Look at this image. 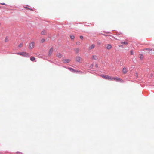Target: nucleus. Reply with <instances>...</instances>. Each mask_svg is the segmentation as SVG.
<instances>
[{
	"mask_svg": "<svg viewBox=\"0 0 154 154\" xmlns=\"http://www.w3.org/2000/svg\"><path fill=\"white\" fill-rule=\"evenodd\" d=\"M17 54L18 55H19L21 56H23L25 57H30V55L29 54L25 52H22L21 53H17Z\"/></svg>",
	"mask_w": 154,
	"mask_h": 154,
	"instance_id": "f257e3e1",
	"label": "nucleus"
},
{
	"mask_svg": "<svg viewBox=\"0 0 154 154\" xmlns=\"http://www.w3.org/2000/svg\"><path fill=\"white\" fill-rule=\"evenodd\" d=\"M101 77H102L103 78L106 79L112 80V78L111 77L108 76L107 75H101Z\"/></svg>",
	"mask_w": 154,
	"mask_h": 154,
	"instance_id": "f03ea898",
	"label": "nucleus"
},
{
	"mask_svg": "<svg viewBox=\"0 0 154 154\" xmlns=\"http://www.w3.org/2000/svg\"><path fill=\"white\" fill-rule=\"evenodd\" d=\"M76 60L79 62H82V58L79 56L77 57H76Z\"/></svg>",
	"mask_w": 154,
	"mask_h": 154,
	"instance_id": "7ed1b4c3",
	"label": "nucleus"
},
{
	"mask_svg": "<svg viewBox=\"0 0 154 154\" xmlns=\"http://www.w3.org/2000/svg\"><path fill=\"white\" fill-rule=\"evenodd\" d=\"M112 80H114L116 81H122V79L120 78H118V77H113L112 78Z\"/></svg>",
	"mask_w": 154,
	"mask_h": 154,
	"instance_id": "20e7f679",
	"label": "nucleus"
},
{
	"mask_svg": "<svg viewBox=\"0 0 154 154\" xmlns=\"http://www.w3.org/2000/svg\"><path fill=\"white\" fill-rule=\"evenodd\" d=\"M35 43L34 42H32L29 44V48L30 49L33 48L34 46Z\"/></svg>",
	"mask_w": 154,
	"mask_h": 154,
	"instance_id": "39448f33",
	"label": "nucleus"
},
{
	"mask_svg": "<svg viewBox=\"0 0 154 154\" xmlns=\"http://www.w3.org/2000/svg\"><path fill=\"white\" fill-rule=\"evenodd\" d=\"M106 47L108 50L112 48V46L109 44H108L106 45Z\"/></svg>",
	"mask_w": 154,
	"mask_h": 154,
	"instance_id": "423d86ee",
	"label": "nucleus"
},
{
	"mask_svg": "<svg viewBox=\"0 0 154 154\" xmlns=\"http://www.w3.org/2000/svg\"><path fill=\"white\" fill-rule=\"evenodd\" d=\"M53 48H50V50L48 52V55L49 56H50L52 54L53 51Z\"/></svg>",
	"mask_w": 154,
	"mask_h": 154,
	"instance_id": "0eeeda50",
	"label": "nucleus"
},
{
	"mask_svg": "<svg viewBox=\"0 0 154 154\" xmlns=\"http://www.w3.org/2000/svg\"><path fill=\"white\" fill-rule=\"evenodd\" d=\"M95 47V45L94 44H92L90 45L89 47V50H91L92 49H93Z\"/></svg>",
	"mask_w": 154,
	"mask_h": 154,
	"instance_id": "6e6552de",
	"label": "nucleus"
},
{
	"mask_svg": "<svg viewBox=\"0 0 154 154\" xmlns=\"http://www.w3.org/2000/svg\"><path fill=\"white\" fill-rule=\"evenodd\" d=\"M63 61L64 63H66L69 62L70 61V60L69 59H63Z\"/></svg>",
	"mask_w": 154,
	"mask_h": 154,
	"instance_id": "1a4fd4ad",
	"label": "nucleus"
},
{
	"mask_svg": "<svg viewBox=\"0 0 154 154\" xmlns=\"http://www.w3.org/2000/svg\"><path fill=\"white\" fill-rule=\"evenodd\" d=\"M122 72L124 74H126L127 72V69L126 68H124L122 69Z\"/></svg>",
	"mask_w": 154,
	"mask_h": 154,
	"instance_id": "9d476101",
	"label": "nucleus"
},
{
	"mask_svg": "<svg viewBox=\"0 0 154 154\" xmlns=\"http://www.w3.org/2000/svg\"><path fill=\"white\" fill-rule=\"evenodd\" d=\"M121 43L122 44L128 45V42L127 41L124 42L122 41L121 42Z\"/></svg>",
	"mask_w": 154,
	"mask_h": 154,
	"instance_id": "9b49d317",
	"label": "nucleus"
},
{
	"mask_svg": "<svg viewBox=\"0 0 154 154\" xmlns=\"http://www.w3.org/2000/svg\"><path fill=\"white\" fill-rule=\"evenodd\" d=\"M30 59L31 61H34L35 60V58L34 57H31Z\"/></svg>",
	"mask_w": 154,
	"mask_h": 154,
	"instance_id": "f8f14e48",
	"label": "nucleus"
},
{
	"mask_svg": "<svg viewBox=\"0 0 154 154\" xmlns=\"http://www.w3.org/2000/svg\"><path fill=\"white\" fill-rule=\"evenodd\" d=\"M57 56L58 57L61 58L62 57V55L61 54L58 53L57 54Z\"/></svg>",
	"mask_w": 154,
	"mask_h": 154,
	"instance_id": "ddd939ff",
	"label": "nucleus"
},
{
	"mask_svg": "<svg viewBox=\"0 0 154 154\" xmlns=\"http://www.w3.org/2000/svg\"><path fill=\"white\" fill-rule=\"evenodd\" d=\"M75 51L76 53H78L79 51V48H77L75 49Z\"/></svg>",
	"mask_w": 154,
	"mask_h": 154,
	"instance_id": "4468645a",
	"label": "nucleus"
},
{
	"mask_svg": "<svg viewBox=\"0 0 154 154\" xmlns=\"http://www.w3.org/2000/svg\"><path fill=\"white\" fill-rule=\"evenodd\" d=\"M92 58L94 60H96L97 59V58L96 55H93L92 57Z\"/></svg>",
	"mask_w": 154,
	"mask_h": 154,
	"instance_id": "2eb2a0df",
	"label": "nucleus"
},
{
	"mask_svg": "<svg viewBox=\"0 0 154 154\" xmlns=\"http://www.w3.org/2000/svg\"><path fill=\"white\" fill-rule=\"evenodd\" d=\"M69 69L70 70L72 71L73 72H76V71L75 69H72V68H69Z\"/></svg>",
	"mask_w": 154,
	"mask_h": 154,
	"instance_id": "dca6fc26",
	"label": "nucleus"
},
{
	"mask_svg": "<svg viewBox=\"0 0 154 154\" xmlns=\"http://www.w3.org/2000/svg\"><path fill=\"white\" fill-rule=\"evenodd\" d=\"M46 32L45 31H42V34L43 35H45L46 34Z\"/></svg>",
	"mask_w": 154,
	"mask_h": 154,
	"instance_id": "f3484780",
	"label": "nucleus"
},
{
	"mask_svg": "<svg viewBox=\"0 0 154 154\" xmlns=\"http://www.w3.org/2000/svg\"><path fill=\"white\" fill-rule=\"evenodd\" d=\"M70 37L72 39H73L74 38V36L73 35H71L70 36Z\"/></svg>",
	"mask_w": 154,
	"mask_h": 154,
	"instance_id": "a211bd4d",
	"label": "nucleus"
},
{
	"mask_svg": "<svg viewBox=\"0 0 154 154\" xmlns=\"http://www.w3.org/2000/svg\"><path fill=\"white\" fill-rule=\"evenodd\" d=\"M140 58L141 59H142L143 57V55L142 54H140Z\"/></svg>",
	"mask_w": 154,
	"mask_h": 154,
	"instance_id": "6ab92c4d",
	"label": "nucleus"
},
{
	"mask_svg": "<svg viewBox=\"0 0 154 154\" xmlns=\"http://www.w3.org/2000/svg\"><path fill=\"white\" fill-rule=\"evenodd\" d=\"M45 39H43H43H42L41 40V42H42V43H43L44 42H45Z\"/></svg>",
	"mask_w": 154,
	"mask_h": 154,
	"instance_id": "aec40b11",
	"label": "nucleus"
},
{
	"mask_svg": "<svg viewBox=\"0 0 154 154\" xmlns=\"http://www.w3.org/2000/svg\"><path fill=\"white\" fill-rule=\"evenodd\" d=\"M23 46V43H20L19 45V47L20 48L22 47Z\"/></svg>",
	"mask_w": 154,
	"mask_h": 154,
	"instance_id": "412c9836",
	"label": "nucleus"
},
{
	"mask_svg": "<svg viewBox=\"0 0 154 154\" xmlns=\"http://www.w3.org/2000/svg\"><path fill=\"white\" fill-rule=\"evenodd\" d=\"M16 154H23L22 153L20 152H17L16 153Z\"/></svg>",
	"mask_w": 154,
	"mask_h": 154,
	"instance_id": "4be33fe9",
	"label": "nucleus"
},
{
	"mask_svg": "<svg viewBox=\"0 0 154 154\" xmlns=\"http://www.w3.org/2000/svg\"><path fill=\"white\" fill-rule=\"evenodd\" d=\"M130 54L131 55H133L134 54V52L133 50H131V51Z\"/></svg>",
	"mask_w": 154,
	"mask_h": 154,
	"instance_id": "5701e85b",
	"label": "nucleus"
},
{
	"mask_svg": "<svg viewBox=\"0 0 154 154\" xmlns=\"http://www.w3.org/2000/svg\"><path fill=\"white\" fill-rule=\"evenodd\" d=\"M8 41V38L7 37L6 38H5V42H7Z\"/></svg>",
	"mask_w": 154,
	"mask_h": 154,
	"instance_id": "b1692460",
	"label": "nucleus"
},
{
	"mask_svg": "<svg viewBox=\"0 0 154 154\" xmlns=\"http://www.w3.org/2000/svg\"><path fill=\"white\" fill-rule=\"evenodd\" d=\"M76 44L77 45H80V42H77L76 43Z\"/></svg>",
	"mask_w": 154,
	"mask_h": 154,
	"instance_id": "393cba45",
	"label": "nucleus"
},
{
	"mask_svg": "<svg viewBox=\"0 0 154 154\" xmlns=\"http://www.w3.org/2000/svg\"><path fill=\"white\" fill-rule=\"evenodd\" d=\"M145 49L146 50H150V51H152V49H149V48H146Z\"/></svg>",
	"mask_w": 154,
	"mask_h": 154,
	"instance_id": "a878e982",
	"label": "nucleus"
},
{
	"mask_svg": "<svg viewBox=\"0 0 154 154\" xmlns=\"http://www.w3.org/2000/svg\"><path fill=\"white\" fill-rule=\"evenodd\" d=\"M80 38L81 39H83V37L82 36H80Z\"/></svg>",
	"mask_w": 154,
	"mask_h": 154,
	"instance_id": "bb28decb",
	"label": "nucleus"
},
{
	"mask_svg": "<svg viewBox=\"0 0 154 154\" xmlns=\"http://www.w3.org/2000/svg\"><path fill=\"white\" fill-rule=\"evenodd\" d=\"M1 4H2V5H5V4L4 3H1Z\"/></svg>",
	"mask_w": 154,
	"mask_h": 154,
	"instance_id": "cd10ccee",
	"label": "nucleus"
},
{
	"mask_svg": "<svg viewBox=\"0 0 154 154\" xmlns=\"http://www.w3.org/2000/svg\"><path fill=\"white\" fill-rule=\"evenodd\" d=\"M96 67H97V65H96Z\"/></svg>",
	"mask_w": 154,
	"mask_h": 154,
	"instance_id": "c85d7f7f",
	"label": "nucleus"
}]
</instances>
